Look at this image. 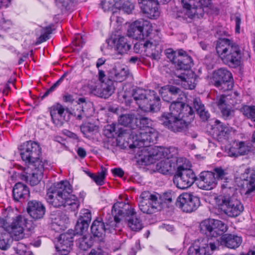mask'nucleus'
<instances>
[{"label":"nucleus","mask_w":255,"mask_h":255,"mask_svg":"<svg viewBox=\"0 0 255 255\" xmlns=\"http://www.w3.org/2000/svg\"><path fill=\"white\" fill-rule=\"evenodd\" d=\"M72 192V187L70 183L62 181L48 189L46 199L49 204L55 208L63 207L74 211L80 204L77 198Z\"/></svg>","instance_id":"nucleus-1"},{"label":"nucleus","mask_w":255,"mask_h":255,"mask_svg":"<svg viewBox=\"0 0 255 255\" xmlns=\"http://www.w3.org/2000/svg\"><path fill=\"white\" fill-rule=\"evenodd\" d=\"M216 52L223 64L237 68L243 64L244 55L240 46L228 38H219L216 43Z\"/></svg>","instance_id":"nucleus-2"},{"label":"nucleus","mask_w":255,"mask_h":255,"mask_svg":"<svg viewBox=\"0 0 255 255\" xmlns=\"http://www.w3.org/2000/svg\"><path fill=\"white\" fill-rule=\"evenodd\" d=\"M133 101L138 107L145 112H157L160 108V98L153 90L137 89L133 92L132 99L128 100L129 104Z\"/></svg>","instance_id":"nucleus-3"},{"label":"nucleus","mask_w":255,"mask_h":255,"mask_svg":"<svg viewBox=\"0 0 255 255\" xmlns=\"http://www.w3.org/2000/svg\"><path fill=\"white\" fill-rule=\"evenodd\" d=\"M129 136H127V141L131 140L132 143L129 145L130 148H138L142 147H149L150 143H155L158 138V132L153 128H148L146 129L137 130L134 128L133 130L128 129Z\"/></svg>","instance_id":"nucleus-4"},{"label":"nucleus","mask_w":255,"mask_h":255,"mask_svg":"<svg viewBox=\"0 0 255 255\" xmlns=\"http://www.w3.org/2000/svg\"><path fill=\"white\" fill-rule=\"evenodd\" d=\"M216 200L220 210L228 217H236L244 211L243 204L233 193L225 192L219 196Z\"/></svg>","instance_id":"nucleus-5"},{"label":"nucleus","mask_w":255,"mask_h":255,"mask_svg":"<svg viewBox=\"0 0 255 255\" xmlns=\"http://www.w3.org/2000/svg\"><path fill=\"white\" fill-rule=\"evenodd\" d=\"M179 105L170 106L169 113H164L159 120L164 126L174 132H181L186 129L190 123L180 117V114L175 109L179 110Z\"/></svg>","instance_id":"nucleus-6"},{"label":"nucleus","mask_w":255,"mask_h":255,"mask_svg":"<svg viewBox=\"0 0 255 255\" xmlns=\"http://www.w3.org/2000/svg\"><path fill=\"white\" fill-rule=\"evenodd\" d=\"M30 222L24 217L20 215L13 218L10 224L8 223L6 220L0 218V228L9 233L13 240L18 241L23 239L24 236L23 233L24 227L30 229L31 227L29 225Z\"/></svg>","instance_id":"nucleus-7"},{"label":"nucleus","mask_w":255,"mask_h":255,"mask_svg":"<svg viewBox=\"0 0 255 255\" xmlns=\"http://www.w3.org/2000/svg\"><path fill=\"white\" fill-rule=\"evenodd\" d=\"M19 150L22 160L28 163L27 166L29 167H33L39 164L48 165L46 160L42 161L40 158L41 148L37 142L31 140L27 141L21 145Z\"/></svg>","instance_id":"nucleus-8"},{"label":"nucleus","mask_w":255,"mask_h":255,"mask_svg":"<svg viewBox=\"0 0 255 255\" xmlns=\"http://www.w3.org/2000/svg\"><path fill=\"white\" fill-rule=\"evenodd\" d=\"M220 240L216 238H200L194 241L188 250V255H211L219 249Z\"/></svg>","instance_id":"nucleus-9"},{"label":"nucleus","mask_w":255,"mask_h":255,"mask_svg":"<svg viewBox=\"0 0 255 255\" xmlns=\"http://www.w3.org/2000/svg\"><path fill=\"white\" fill-rule=\"evenodd\" d=\"M199 229L201 233L206 236L205 238L219 239L227 231L228 226L220 220L208 219L200 223Z\"/></svg>","instance_id":"nucleus-10"},{"label":"nucleus","mask_w":255,"mask_h":255,"mask_svg":"<svg viewBox=\"0 0 255 255\" xmlns=\"http://www.w3.org/2000/svg\"><path fill=\"white\" fill-rule=\"evenodd\" d=\"M117 227L115 222L113 220L104 222L101 217H97L93 222L91 226V233L95 241L103 242L106 233H112Z\"/></svg>","instance_id":"nucleus-11"},{"label":"nucleus","mask_w":255,"mask_h":255,"mask_svg":"<svg viewBox=\"0 0 255 255\" xmlns=\"http://www.w3.org/2000/svg\"><path fill=\"white\" fill-rule=\"evenodd\" d=\"M212 82L213 85L223 92L231 90L233 87L232 73L226 68H221L213 73Z\"/></svg>","instance_id":"nucleus-12"},{"label":"nucleus","mask_w":255,"mask_h":255,"mask_svg":"<svg viewBox=\"0 0 255 255\" xmlns=\"http://www.w3.org/2000/svg\"><path fill=\"white\" fill-rule=\"evenodd\" d=\"M195 181L197 182V177L192 170L185 168L183 165L177 167L173 177V183L178 188L187 189Z\"/></svg>","instance_id":"nucleus-13"},{"label":"nucleus","mask_w":255,"mask_h":255,"mask_svg":"<svg viewBox=\"0 0 255 255\" xmlns=\"http://www.w3.org/2000/svg\"><path fill=\"white\" fill-rule=\"evenodd\" d=\"M160 202L156 195L148 191L142 192L139 197L138 207L141 212L146 214H152L158 211Z\"/></svg>","instance_id":"nucleus-14"},{"label":"nucleus","mask_w":255,"mask_h":255,"mask_svg":"<svg viewBox=\"0 0 255 255\" xmlns=\"http://www.w3.org/2000/svg\"><path fill=\"white\" fill-rule=\"evenodd\" d=\"M212 0H181L184 9L186 10V15L190 18L196 15L203 16L204 13V8L209 7L211 4Z\"/></svg>","instance_id":"nucleus-15"},{"label":"nucleus","mask_w":255,"mask_h":255,"mask_svg":"<svg viewBox=\"0 0 255 255\" xmlns=\"http://www.w3.org/2000/svg\"><path fill=\"white\" fill-rule=\"evenodd\" d=\"M152 30V26L148 21L139 19L130 24L128 35L135 39H142L148 36Z\"/></svg>","instance_id":"nucleus-16"},{"label":"nucleus","mask_w":255,"mask_h":255,"mask_svg":"<svg viewBox=\"0 0 255 255\" xmlns=\"http://www.w3.org/2000/svg\"><path fill=\"white\" fill-rule=\"evenodd\" d=\"M176 206L186 213L196 211L200 205V198L191 193H183L177 198Z\"/></svg>","instance_id":"nucleus-17"},{"label":"nucleus","mask_w":255,"mask_h":255,"mask_svg":"<svg viewBox=\"0 0 255 255\" xmlns=\"http://www.w3.org/2000/svg\"><path fill=\"white\" fill-rule=\"evenodd\" d=\"M47 165L45 164H39L33 167H29V166H27V168L24 167V173L21 175V179L31 186L37 185L42 178L43 171Z\"/></svg>","instance_id":"nucleus-18"},{"label":"nucleus","mask_w":255,"mask_h":255,"mask_svg":"<svg viewBox=\"0 0 255 255\" xmlns=\"http://www.w3.org/2000/svg\"><path fill=\"white\" fill-rule=\"evenodd\" d=\"M116 225L119 223L122 219L126 220L128 217H134L135 212L128 204L123 202H118L114 204L112 209Z\"/></svg>","instance_id":"nucleus-19"},{"label":"nucleus","mask_w":255,"mask_h":255,"mask_svg":"<svg viewBox=\"0 0 255 255\" xmlns=\"http://www.w3.org/2000/svg\"><path fill=\"white\" fill-rule=\"evenodd\" d=\"M74 236L73 231L70 230L60 235L56 245V249L60 255H67L69 254L73 245Z\"/></svg>","instance_id":"nucleus-20"},{"label":"nucleus","mask_w":255,"mask_h":255,"mask_svg":"<svg viewBox=\"0 0 255 255\" xmlns=\"http://www.w3.org/2000/svg\"><path fill=\"white\" fill-rule=\"evenodd\" d=\"M141 11L150 19H156L159 15L158 5L163 4L159 0H138Z\"/></svg>","instance_id":"nucleus-21"},{"label":"nucleus","mask_w":255,"mask_h":255,"mask_svg":"<svg viewBox=\"0 0 255 255\" xmlns=\"http://www.w3.org/2000/svg\"><path fill=\"white\" fill-rule=\"evenodd\" d=\"M128 130V128H122L120 125L113 123L105 127L103 134L108 138L117 137L126 141L127 136H129V132H130Z\"/></svg>","instance_id":"nucleus-22"},{"label":"nucleus","mask_w":255,"mask_h":255,"mask_svg":"<svg viewBox=\"0 0 255 255\" xmlns=\"http://www.w3.org/2000/svg\"><path fill=\"white\" fill-rule=\"evenodd\" d=\"M197 186L203 190H209L214 188L216 184V178L215 173L212 171H204L201 172L197 177Z\"/></svg>","instance_id":"nucleus-23"},{"label":"nucleus","mask_w":255,"mask_h":255,"mask_svg":"<svg viewBox=\"0 0 255 255\" xmlns=\"http://www.w3.org/2000/svg\"><path fill=\"white\" fill-rule=\"evenodd\" d=\"M26 210L30 217L35 220L42 219L46 212L44 204L36 200H32L28 202Z\"/></svg>","instance_id":"nucleus-24"},{"label":"nucleus","mask_w":255,"mask_h":255,"mask_svg":"<svg viewBox=\"0 0 255 255\" xmlns=\"http://www.w3.org/2000/svg\"><path fill=\"white\" fill-rule=\"evenodd\" d=\"M76 103L78 108L76 111H74V115L76 119L81 120L84 117H88L92 115L93 109V104L91 102H86L85 98H80Z\"/></svg>","instance_id":"nucleus-25"},{"label":"nucleus","mask_w":255,"mask_h":255,"mask_svg":"<svg viewBox=\"0 0 255 255\" xmlns=\"http://www.w3.org/2000/svg\"><path fill=\"white\" fill-rule=\"evenodd\" d=\"M91 213L90 210L84 209L81 215L77 220L75 226L74 233L78 235H83L88 229L89 224L91 221Z\"/></svg>","instance_id":"nucleus-26"},{"label":"nucleus","mask_w":255,"mask_h":255,"mask_svg":"<svg viewBox=\"0 0 255 255\" xmlns=\"http://www.w3.org/2000/svg\"><path fill=\"white\" fill-rule=\"evenodd\" d=\"M109 45L113 44L115 50L118 54L123 55L130 49L131 45L128 39L125 36H118L107 40Z\"/></svg>","instance_id":"nucleus-27"},{"label":"nucleus","mask_w":255,"mask_h":255,"mask_svg":"<svg viewBox=\"0 0 255 255\" xmlns=\"http://www.w3.org/2000/svg\"><path fill=\"white\" fill-rule=\"evenodd\" d=\"M129 75L128 69L119 64H116L108 73V79L117 82L125 81Z\"/></svg>","instance_id":"nucleus-28"},{"label":"nucleus","mask_w":255,"mask_h":255,"mask_svg":"<svg viewBox=\"0 0 255 255\" xmlns=\"http://www.w3.org/2000/svg\"><path fill=\"white\" fill-rule=\"evenodd\" d=\"M30 195L29 188L21 182L16 183L12 189V198L15 202H23L26 201Z\"/></svg>","instance_id":"nucleus-29"},{"label":"nucleus","mask_w":255,"mask_h":255,"mask_svg":"<svg viewBox=\"0 0 255 255\" xmlns=\"http://www.w3.org/2000/svg\"><path fill=\"white\" fill-rule=\"evenodd\" d=\"M231 131L230 128L224 123L218 120L215 121L212 128L213 135L219 141L227 139Z\"/></svg>","instance_id":"nucleus-30"},{"label":"nucleus","mask_w":255,"mask_h":255,"mask_svg":"<svg viewBox=\"0 0 255 255\" xmlns=\"http://www.w3.org/2000/svg\"><path fill=\"white\" fill-rule=\"evenodd\" d=\"M115 90L114 83L108 79L106 82L102 83L100 88L96 86L92 92L99 97L108 99L114 93Z\"/></svg>","instance_id":"nucleus-31"},{"label":"nucleus","mask_w":255,"mask_h":255,"mask_svg":"<svg viewBox=\"0 0 255 255\" xmlns=\"http://www.w3.org/2000/svg\"><path fill=\"white\" fill-rule=\"evenodd\" d=\"M175 65L177 69L188 72L193 64V60L190 56L184 50L178 49V57Z\"/></svg>","instance_id":"nucleus-32"},{"label":"nucleus","mask_w":255,"mask_h":255,"mask_svg":"<svg viewBox=\"0 0 255 255\" xmlns=\"http://www.w3.org/2000/svg\"><path fill=\"white\" fill-rule=\"evenodd\" d=\"M174 105H179L180 108L179 110L175 109V111L180 114V117L184 119L187 122L190 123L194 119V112L192 107L188 105H186L182 101H177L176 102H173L171 104L170 106Z\"/></svg>","instance_id":"nucleus-33"},{"label":"nucleus","mask_w":255,"mask_h":255,"mask_svg":"<svg viewBox=\"0 0 255 255\" xmlns=\"http://www.w3.org/2000/svg\"><path fill=\"white\" fill-rule=\"evenodd\" d=\"M219 239L220 246L225 245L230 249H235L239 247L242 242L241 237L232 234L225 235Z\"/></svg>","instance_id":"nucleus-34"},{"label":"nucleus","mask_w":255,"mask_h":255,"mask_svg":"<svg viewBox=\"0 0 255 255\" xmlns=\"http://www.w3.org/2000/svg\"><path fill=\"white\" fill-rule=\"evenodd\" d=\"M226 97L221 95L216 102V105L220 110L222 116L225 120L231 119L234 116V111L226 103Z\"/></svg>","instance_id":"nucleus-35"},{"label":"nucleus","mask_w":255,"mask_h":255,"mask_svg":"<svg viewBox=\"0 0 255 255\" xmlns=\"http://www.w3.org/2000/svg\"><path fill=\"white\" fill-rule=\"evenodd\" d=\"M136 118L133 114H123L118 119L119 124L122 128H126L133 130L136 126Z\"/></svg>","instance_id":"nucleus-36"},{"label":"nucleus","mask_w":255,"mask_h":255,"mask_svg":"<svg viewBox=\"0 0 255 255\" xmlns=\"http://www.w3.org/2000/svg\"><path fill=\"white\" fill-rule=\"evenodd\" d=\"M148 150V156L152 160H158L162 158H169L170 151L168 148L163 147L155 146L152 148L147 149Z\"/></svg>","instance_id":"nucleus-37"},{"label":"nucleus","mask_w":255,"mask_h":255,"mask_svg":"<svg viewBox=\"0 0 255 255\" xmlns=\"http://www.w3.org/2000/svg\"><path fill=\"white\" fill-rule=\"evenodd\" d=\"M178 77L182 81V84L185 89L192 90L196 86V75L192 71H188L187 73H183Z\"/></svg>","instance_id":"nucleus-38"},{"label":"nucleus","mask_w":255,"mask_h":255,"mask_svg":"<svg viewBox=\"0 0 255 255\" xmlns=\"http://www.w3.org/2000/svg\"><path fill=\"white\" fill-rule=\"evenodd\" d=\"M193 106L196 111L203 122H206L210 118V115L207 110L200 98H195L193 101Z\"/></svg>","instance_id":"nucleus-39"},{"label":"nucleus","mask_w":255,"mask_h":255,"mask_svg":"<svg viewBox=\"0 0 255 255\" xmlns=\"http://www.w3.org/2000/svg\"><path fill=\"white\" fill-rule=\"evenodd\" d=\"M155 168L158 172L163 174H170L174 170L172 162L168 158L157 163Z\"/></svg>","instance_id":"nucleus-40"},{"label":"nucleus","mask_w":255,"mask_h":255,"mask_svg":"<svg viewBox=\"0 0 255 255\" xmlns=\"http://www.w3.org/2000/svg\"><path fill=\"white\" fill-rule=\"evenodd\" d=\"M94 241V240L92 236H83L76 241V243L79 249L83 251H86L92 247Z\"/></svg>","instance_id":"nucleus-41"},{"label":"nucleus","mask_w":255,"mask_h":255,"mask_svg":"<svg viewBox=\"0 0 255 255\" xmlns=\"http://www.w3.org/2000/svg\"><path fill=\"white\" fill-rule=\"evenodd\" d=\"M249 169L246 170V173H250V176L247 177L246 180L247 188L246 195H249L255 190V170H252L251 171Z\"/></svg>","instance_id":"nucleus-42"},{"label":"nucleus","mask_w":255,"mask_h":255,"mask_svg":"<svg viewBox=\"0 0 255 255\" xmlns=\"http://www.w3.org/2000/svg\"><path fill=\"white\" fill-rule=\"evenodd\" d=\"M166 87L170 95L173 97H175V99H176L175 101H182L183 99L186 98L185 94L180 88L173 85H166Z\"/></svg>","instance_id":"nucleus-43"},{"label":"nucleus","mask_w":255,"mask_h":255,"mask_svg":"<svg viewBox=\"0 0 255 255\" xmlns=\"http://www.w3.org/2000/svg\"><path fill=\"white\" fill-rule=\"evenodd\" d=\"M126 220L128 227L133 231H139L143 227L141 220L136 217V214L134 217H128Z\"/></svg>","instance_id":"nucleus-44"},{"label":"nucleus","mask_w":255,"mask_h":255,"mask_svg":"<svg viewBox=\"0 0 255 255\" xmlns=\"http://www.w3.org/2000/svg\"><path fill=\"white\" fill-rule=\"evenodd\" d=\"M49 111L50 115H64L66 113L72 114L71 111L68 108L65 109L64 107L60 103H56L49 108Z\"/></svg>","instance_id":"nucleus-45"},{"label":"nucleus","mask_w":255,"mask_h":255,"mask_svg":"<svg viewBox=\"0 0 255 255\" xmlns=\"http://www.w3.org/2000/svg\"><path fill=\"white\" fill-rule=\"evenodd\" d=\"M3 229L0 228V249L6 250L10 247L9 242L11 236L8 233L2 234Z\"/></svg>","instance_id":"nucleus-46"},{"label":"nucleus","mask_w":255,"mask_h":255,"mask_svg":"<svg viewBox=\"0 0 255 255\" xmlns=\"http://www.w3.org/2000/svg\"><path fill=\"white\" fill-rule=\"evenodd\" d=\"M135 125H137V127L134 128H136L137 130L146 129L147 128H151V120L146 117H141L140 119L136 118Z\"/></svg>","instance_id":"nucleus-47"},{"label":"nucleus","mask_w":255,"mask_h":255,"mask_svg":"<svg viewBox=\"0 0 255 255\" xmlns=\"http://www.w3.org/2000/svg\"><path fill=\"white\" fill-rule=\"evenodd\" d=\"M107 171V169L102 166L101 171L100 172H98L97 174H94V177L92 178V179L95 181L97 185L101 186L104 184Z\"/></svg>","instance_id":"nucleus-48"},{"label":"nucleus","mask_w":255,"mask_h":255,"mask_svg":"<svg viewBox=\"0 0 255 255\" xmlns=\"http://www.w3.org/2000/svg\"><path fill=\"white\" fill-rule=\"evenodd\" d=\"M50 116L52 123L57 127H62L65 122H68L70 119L69 116L66 117V115H56L55 114L54 115H50Z\"/></svg>","instance_id":"nucleus-49"},{"label":"nucleus","mask_w":255,"mask_h":255,"mask_svg":"<svg viewBox=\"0 0 255 255\" xmlns=\"http://www.w3.org/2000/svg\"><path fill=\"white\" fill-rule=\"evenodd\" d=\"M98 126L90 123L83 124L80 127L81 131L84 135L88 133H95L98 131Z\"/></svg>","instance_id":"nucleus-50"},{"label":"nucleus","mask_w":255,"mask_h":255,"mask_svg":"<svg viewBox=\"0 0 255 255\" xmlns=\"http://www.w3.org/2000/svg\"><path fill=\"white\" fill-rule=\"evenodd\" d=\"M168 91V90L166 86L162 87L159 90V93L162 97L163 100L168 103H171V104L173 102H176L177 101L174 100L175 97H173Z\"/></svg>","instance_id":"nucleus-51"},{"label":"nucleus","mask_w":255,"mask_h":255,"mask_svg":"<svg viewBox=\"0 0 255 255\" xmlns=\"http://www.w3.org/2000/svg\"><path fill=\"white\" fill-rule=\"evenodd\" d=\"M242 111L244 115L248 118L251 119L255 123L254 126L255 127V106H245L242 108Z\"/></svg>","instance_id":"nucleus-52"},{"label":"nucleus","mask_w":255,"mask_h":255,"mask_svg":"<svg viewBox=\"0 0 255 255\" xmlns=\"http://www.w3.org/2000/svg\"><path fill=\"white\" fill-rule=\"evenodd\" d=\"M67 75V73H65L58 80L54 83L51 86V87L43 94V95L41 96V99H43L51 93L55 91V90L61 84L64 80V78Z\"/></svg>","instance_id":"nucleus-53"},{"label":"nucleus","mask_w":255,"mask_h":255,"mask_svg":"<svg viewBox=\"0 0 255 255\" xmlns=\"http://www.w3.org/2000/svg\"><path fill=\"white\" fill-rule=\"evenodd\" d=\"M165 54L166 57L174 65L178 57V50L175 51L172 48H168L165 50Z\"/></svg>","instance_id":"nucleus-54"},{"label":"nucleus","mask_w":255,"mask_h":255,"mask_svg":"<svg viewBox=\"0 0 255 255\" xmlns=\"http://www.w3.org/2000/svg\"><path fill=\"white\" fill-rule=\"evenodd\" d=\"M116 2L114 0H103L100 6L105 11H113Z\"/></svg>","instance_id":"nucleus-55"},{"label":"nucleus","mask_w":255,"mask_h":255,"mask_svg":"<svg viewBox=\"0 0 255 255\" xmlns=\"http://www.w3.org/2000/svg\"><path fill=\"white\" fill-rule=\"evenodd\" d=\"M238 147L239 156L247 154L250 151V147L246 145L244 142L241 141L236 144Z\"/></svg>","instance_id":"nucleus-56"},{"label":"nucleus","mask_w":255,"mask_h":255,"mask_svg":"<svg viewBox=\"0 0 255 255\" xmlns=\"http://www.w3.org/2000/svg\"><path fill=\"white\" fill-rule=\"evenodd\" d=\"M215 175H216V180H228L226 176L227 175V173L221 167H216L213 170Z\"/></svg>","instance_id":"nucleus-57"},{"label":"nucleus","mask_w":255,"mask_h":255,"mask_svg":"<svg viewBox=\"0 0 255 255\" xmlns=\"http://www.w3.org/2000/svg\"><path fill=\"white\" fill-rule=\"evenodd\" d=\"M60 3L62 4V9H65L67 10L72 9L76 4L74 0H61Z\"/></svg>","instance_id":"nucleus-58"},{"label":"nucleus","mask_w":255,"mask_h":255,"mask_svg":"<svg viewBox=\"0 0 255 255\" xmlns=\"http://www.w3.org/2000/svg\"><path fill=\"white\" fill-rule=\"evenodd\" d=\"M13 249L19 255H26L27 247L22 243H18L16 246L13 247Z\"/></svg>","instance_id":"nucleus-59"},{"label":"nucleus","mask_w":255,"mask_h":255,"mask_svg":"<svg viewBox=\"0 0 255 255\" xmlns=\"http://www.w3.org/2000/svg\"><path fill=\"white\" fill-rule=\"evenodd\" d=\"M51 27L50 26L46 27L44 29L43 34H42L38 38L39 43L43 42L49 39V35L51 33Z\"/></svg>","instance_id":"nucleus-60"},{"label":"nucleus","mask_w":255,"mask_h":255,"mask_svg":"<svg viewBox=\"0 0 255 255\" xmlns=\"http://www.w3.org/2000/svg\"><path fill=\"white\" fill-rule=\"evenodd\" d=\"M133 9V4L128 0L125 1L122 6V9L127 14L131 13Z\"/></svg>","instance_id":"nucleus-61"},{"label":"nucleus","mask_w":255,"mask_h":255,"mask_svg":"<svg viewBox=\"0 0 255 255\" xmlns=\"http://www.w3.org/2000/svg\"><path fill=\"white\" fill-rule=\"evenodd\" d=\"M228 155L230 157H237L239 156V152L238 147H231L228 152Z\"/></svg>","instance_id":"nucleus-62"},{"label":"nucleus","mask_w":255,"mask_h":255,"mask_svg":"<svg viewBox=\"0 0 255 255\" xmlns=\"http://www.w3.org/2000/svg\"><path fill=\"white\" fill-rule=\"evenodd\" d=\"M112 173L115 176L122 177L124 174V170L121 168H115L112 170Z\"/></svg>","instance_id":"nucleus-63"},{"label":"nucleus","mask_w":255,"mask_h":255,"mask_svg":"<svg viewBox=\"0 0 255 255\" xmlns=\"http://www.w3.org/2000/svg\"><path fill=\"white\" fill-rule=\"evenodd\" d=\"M63 100L64 102L72 104L74 101V99L73 95L66 93L63 96Z\"/></svg>","instance_id":"nucleus-64"}]
</instances>
